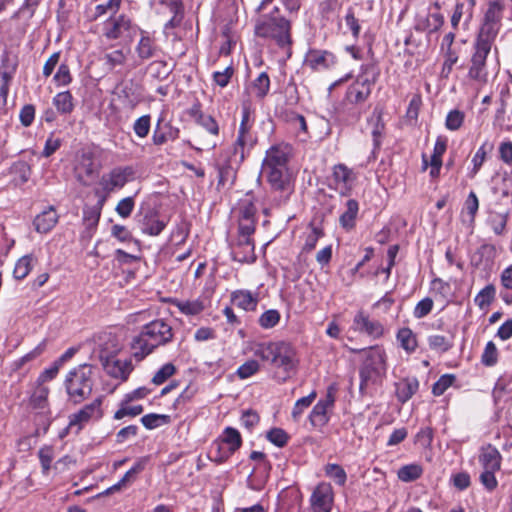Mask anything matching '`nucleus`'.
Here are the masks:
<instances>
[{
    "mask_svg": "<svg viewBox=\"0 0 512 512\" xmlns=\"http://www.w3.org/2000/svg\"><path fill=\"white\" fill-rule=\"evenodd\" d=\"M259 369L260 365L256 360H248L237 369L236 375L240 379H247L256 374Z\"/></svg>",
    "mask_w": 512,
    "mask_h": 512,
    "instance_id": "55",
    "label": "nucleus"
},
{
    "mask_svg": "<svg viewBox=\"0 0 512 512\" xmlns=\"http://www.w3.org/2000/svg\"><path fill=\"white\" fill-rule=\"evenodd\" d=\"M316 396V391H312L309 395L302 397L296 401L291 412V416L294 421H298L300 419L304 410L307 409L313 403Z\"/></svg>",
    "mask_w": 512,
    "mask_h": 512,
    "instance_id": "44",
    "label": "nucleus"
},
{
    "mask_svg": "<svg viewBox=\"0 0 512 512\" xmlns=\"http://www.w3.org/2000/svg\"><path fill=\"white\" fill-rule=\"evenodd\" d=\"M34 257L31 254L21 257L14 267L13 275L15 279L22 280L28 276L33 268Z\"/></svg>",
    "mask_w": 512,
    "mask_h": 512,
    "instance_id": "38",
    "label": "nucleus"
},
{
    "mask_svg": "<svg viewBox=\"0 0 512 512\" xmlns=\"http://www.w3.org/2000/svg\"><path fill=\"white\" fill-rule=\"evenodd\" d=\"M251 351L262 361L270 362L286 372L293 370L296 366L295 350L287 342H259L252 346Z\"/></svg>",
    "mask_w": 512,
    "mask_h": 512,
    "instance_id": "3",
    "label": "nucleus"
},
{
    "mask_svg": "<svg viewBox=\"0 0 512 512\" xmlns=\"http://www.w3.org/2000/svg\"><path fill=\"white\" fill-rule=\"evenodd\" d=\"M333 180L340 188V193L346 195L352 189L356 174L346 165L337 164L333 167Z\"/></svg>",
    "mask_w": 512,
    "mask_h": 512,
    "instance_id": "21",
    "label": "nucleus"
},
{
    "mask_svg": "<svg viewBox=\"0 0 512 512\" xmlns=\"http://www.w3.org/2000/svg\"><path fill=\"white\" fill-rule=\"evenodd\" d=\"M501 26L482 22L474 45L491 49Z\"/></svg>",
    "mask_w": 512,
    "mask_h": 512,
    "instance_id": "24",
    "label": "nucleus"
},
{
    "mask_svg": "<svg viewBox=\"0 0 512 512\" xmlns=\"http://www.w3.org/2000/svg\"><path fill=\"white\" fill-rule=\"evenodd\" d=\"M79 181L85 183L84 176H93L96 172L95 165L91 154L85 153L81 156V160L76 167Z\"/></svg>",
    "mask_w": 512,
    "mask_h": 512,
    "instance_id": "35",
    "label": "nucleus"
},
{
    "mask_svg": "<svg viewBox=\"0 0 512 512\" xmlns=\"http://www.w3.org/2000/svg\"><path fill=\"white\" fill-rule=\"evenodd\" d=\"M177 306L186 315H198L205 309L203 302L200 300L177 303Z\"/></svg>",
    "mask_w": 512,
    "mask_h": 512,
    "instance_id": "56",
    "label": "nucleus"
},
{
    "mask_svg": "<svg viewBox=\"0 0 512 512\" xmlns=\"http://www.w3.org/2000/svg\"><path fill=\"white\" fill-rule=\"evenodd\" d=\"M57 221V213L50 207L36 216L34 220L35 229L40 233H47L56 225Z\"/></svg>",
    "mask_w": 512,
    "mask_h": 512,
    "instance_id": "28",
    "label": "nucleus"
},
{
    "mask_svg": "<svg viewBox=\"0 0 512 512\" xmlns=\"http://www.w3.org/2000/svg\"><path fill=\"white\" fill-rule=\"evenodd\" d=\"M333 503L334 492L332 486L327 482L319 483L310 497L313 512H331Z\"/></svg>",
    "mask_w": 512,
    "mask_h": 512,
    "instance_id": "11",
    "label": "nucleus"
},
{
    "mask_svg": "<svg viewBox=\"0 0 512 512\" xmlns=\"http://www.w3.org/2000/svg\"><path fill=\"white\" fill-rule=\"evenodd\" d=\"M227 452V446L218 438L211 445L209 450V458L216 463H223L229 458L224 457Z\"/></svg>",
    "mask_w": 512,
    "mask_h": 512,
    "instance_id": "47",
    "label": "nucleus"
},
{
    "mask_svg": "<svg viewBox=\"0 0 512 512\" xmlns=\"http://www.w3.org/2000/svg\"><path fill=\"white\" fill-rule=\"evenodd\" d=\"M72 80L68 65L61 64L54 75V81L58 86L68 85Z\"/></svg>",
    "mask_w": 512,
    "mask_h": 512,
    "instance_id": "64",
    "label": "nucleus"
},
{
    "mask_svg": "<svg viewBox=\"0 0 512 512\" xmlns=\"http://www.w3.org/2000/svg\"><path fill=\"white\" fill-rule=\"evenodd\" d=\"M291 149L288 145L277 144L266 151V156L262 163V169H284L288 168V161Z\"/></svg>",
    "mask_w": 512,
    "mask_h": 512,
    "instance_id": "14",
    "label": "nucleus"
},
{
    "mask_svg": "<svg viewBox=\"0 0 512 512\" xmlns=\"http://www.w3.org/2000/svg\"><path fill=\"white\" fill-rule=\"evenodd\" d=\"M464 118V112L458 109L451 110L446 116L445 127L450 131H457L462 126Z\"/></svg>",
    "mask_w": 512,
    "mask_h": 512,
    "instance_id": "49",
    "label": "nucleus"
},
{
    "mask_svg": "<svg viewBox=\"0 0 512 512\" xmlns=\"http://www.w3.org/2000/svg\"><path fill=\"white\" fill-rule=\"evenodd\" d=\"M271 187L270 197L275 206L287 203L294 188L288 168L262 169Z\"/></svg>",
    "mask_w": 512,
    "mask_h": 512,
    "instance_id": "5",
    "label": "nucleus"
},
{
    "mask_svg": "<svg viewBox=\"0 0 512 512\" xmlns=\"http://www.w3.org/2000/svg\"><path fill=\"white\" fill-rule=\"evenodd\" d=\"M231 256L234 261L240 263H253L256 254L252 237L237 236L236 242L231 245Z\"/></svg>",
    "mask_w": 512,
    "mask_h": 512,
    "instance_id": "15",
    "label": "nucleus"
},
{
    "mask_svg": "<svg viewBox=\"0 0 512 512\" xmlns=\"http://www.w3.org/2000/svg\"><path fill=\"white\" fill-rule=\"evenodd\" d=\"M325 474L339 486H344L347 480L345 470L338 464H327L325 466Z\"/></svg>",
    "mask_w": 512,
    "mask_h": 512,
    "instance_id": "45",
    "label": "nucleus"
},
{
    "mask_svg": "<svg viewBox=\"0 0 512 512\" xmlns=\"http://www.w3.org/2000/svg\"><path fill=\"white\" fill-rule=\"evenodd\" d=\"M143 465L141 463L135 464L131 469H129L124 476L120 479L119 482L111 486L106 490V494H110L115 491H119L122 488H125L130 484L134 479L135 476L142 471Z\"/></svg>",
    "mask_w": 512,
    "mask_h": 512,
    "instance_id": "39",
    "label": "nucleus"
},
{
    "mask_svg": "<svg viewBox=\"0 0 512 512\" xmlns=\"http://www.w3.org/2000/svg\"><path fill=\"white\" fill-rule=\"evenodd\" d=\"M219 439L228 448V452L224 457H231L242 445V438L239 431L232 427H226Z\"/></svg>",
    "mask_w": 512,
    "mask_h": 512,
    "instance_id": "27",
    "label": "nucleus"
},
{
    "mask_svg": "<svg viewBox=\"0 0 512 512\" xmlns=\"http://www.w3.org/2000/svg\"><path fill=\"white\" fill-rule=\"evenodd\" d=\"M397 400L404 404L410 400L419 389V381L415 377L403 378L395 383Z\"/></svg>",
    "mask_w": 512,
    "mask_h": 512,
    "instance_id": "22",
    "label": "nucleus"
},
{
    "mask_svg": "<svg viewBox=\"0 0 512 512\" xmlns=\"http://www.w3.org/2000/svg\"><path fill=\"white\" fill-rule=\"evenodd\" d=\"M495 294L496 289L494 285L489 284L479 291L474 302L481 310L486 309L493 302Z\"/></svg>",
    "mask_w": 512,
    "mask_h": 512,
    "instance_id": "41",
    "label": "nucleus"
},
{
    "mask_svg": "<svg viewBox=\"0 0 512 512\" xmlns=\"http://www.w3.org/2000/svg\"><path fill=\"white\" fill-rule=\"evenodd\" d=\"M131 30V21L125 15L109 18L104 23L103 33L106 38L115 40L129 35Z\"/></svg>",
    "mask_w": 512,
    "mask_h": 512,
    "instance_id": "18",
    "label": "nucleus"
},
{
    "mask_svg": "<svg viewBox=\"0 0 512 512\" xmlns=\"http://www.w3.org/2000/svg\"><path fill=\"white\" fill-rule=\"evenodd\" d=\"M144 412V403H139L136 401H128L127 398H124L121 401L120 408L115 412V419H122L126 416H137Z\"/></svg>",
    "mask_w": 512,
    "mask_h": 512,
    "instance_id": "31",
    "label": "nucleus"
},
{
    "mask_svg": "<svg viewBox=\"0 0 512 512\" xmlns=\"http://www.w3.org/2000/svg\"><path fill=\"white\" fill-rule=\"evenodd\" d=\"M479 462L483 467V470H499L501 466V454L492 445L482 447Z\"/></svg>",
    "mask_w": 512,
    "mask_h": 512,
    "instance_id": "25",
    "label": "nucleus"
},
{
    "mask_svg": "<svg viewBox=\"0 0 512 512\" xmlns=\"http://www.w3.org/2000/svg\"><path fill=\"white\" fill-rule=\"evenodd\" d=\"M508 213H496L491 218V227L496 235H503L506 231Z\"/></svg>",
    "mask_w": 512,
    "mask_h": 512,
    "instance_id": "59",
    "label": "nucleus"
},
{
    "mask_svg": "<svg viewBox=\"0 0 512 512\" xmlns=\"http://www.w3.org/2000/svg\"><path fill=\"white\" fill-rule=\"evenodd\" d=\"M160 345V322L153 320L146 324L131 342V351L137 360H142Z\"/></svg>",
    "mask_w": 512,
    "mask_h": 512,
    "instance_id": "6",
    "label": "nucleus"
},
{
    "mask_svg": "<svg viewBox=\"0 0 512 512\" xmlns=\"http://www.w3.org/2000/svg\"><path fill=\"white\" fill-rule=\"evenodd\" d=\"M131 173L132 171L130 168L114 169L109 175L108 186L111 189L123 187Z\"/></svg>",
    "mask_w": 512,
    "mask_h": 512,
    "instance_id": "42",
    "label": "nucleus"
},
{
    "mask_svg": "<svg viewBox=\"0 0 512 512\" xmlns=\"http://www.w3.org/2000/svg\"><path fill=\"white\" fill-rule=\"evenodd\" d=\"M491 49L473 45V53L468 65V77L480 84L488 81L487 57Z\"/></svg>",
    "mask_w": 512,
    "mask_h": 512,
    "instance_id": "9",
    "label": "nucleus"
},
{
    "mask_svg": "<svg viewBox=\"0 0 512 512\" xmlns=\"http://www.w3.org/2000/svg\"><path fill=\"white\" fill-rule=\"evenodd\" d=\"M231 301L235 306L245 311L254 310L257 305V299L253 297L251 292L243 290L233 292Z\"/></svg>",
    "mask_w": 512,
    "mask_h": 512,
    "instance_id": "32",
    "label": "nucleus"
},
{
    "mask_svg": "<svg viewBox=\"0 0 512 512\" xmlns=\"http://www.w3.org/2000/svg\"><path fill=\"white\" fill-rule=\"evenodd\" d=\"M336 63V56L327 50L310 49L305 57V65L313 71L330 69Z\"/></svg>",
    "mask_w": 512,
    "mask_h": 512,
    "instance_id": "16",
    "label": "nucleus"
},
{
    "mask_svg": "<svg viewBox=\"0 0 512 512\" xmlns=\"http://www.w3.org/2000/svg\"><path fill=\"white\" fill-rule=\"evenodd\" d=\"M323 236V230L317 226H311L310 232L307 234L305 243L303 245L304 252H311L318 242V240Z\"/></svg>",
    "mask_w": 512,
    "mask_h": 512,
    "instance_id": "54",
    "label": "nucleus"
},
{
    "mask_svg": "<svg viewBox=\"0 0 512 512\" xmlns=\"http://www.w3.org/2000/svg\"><path fill=\"white\" fill-rule=\"evenodd\" d=\"M380 74L379 68L375 63H367L361 66V73L359 74V80H367L366 83L374 85Z\"/></svg>",
    "mask_w": 512,
    "mask_h": 512,
    "instance_id": "48",
    "label": "nucleus"
},
{
    "mask_svg": "<svg viewBox=\"0 0 512 512\" xmlns=\"http://www.w3.org/2000/svg\"><path fill=\"white\" fill-rule=\"evenodd\" d=\"M190 115L195 119L196 123L204 128L210 135V138L206 141L197 140L201 145L197 149H213L216 146L215 138L219 134V126L216 120L208 114L203 113L198 105H194L190 110Z\"/></svg>",
    "mask_w": 512,
    "mask_h": 512,
    "instance_id": "10",
    "label": "nucleus"
},
{
    "mask_svg": "<svg viewBox=\"0 0 512 512\" xmlns=\"http://www.w3.org/2000/svg\"><path fill=\"white\" fill-rule=\"evenodd\" d=\"M367 80L357 79L347 90V100L352 104L362 103L367 100L371 94L373 85L366 83Z\"/></svg>",
    "mask_w": 512,
    "mask_h": 512,
    "instance_id": "23",
    "label": "nucleus"
},
{
    "mask_svg": "<svg viewBox=\"0 0 512 512\" xmlns=\"http://www.w3.org/2000/svg\"><path fill=\"white\" fill-rule=\"evenodd\" d=\"M269 89L270 79L266 72L260 73L258 77L251 83L252 93H254L255 96L260 99L264 98L268 94Z\"/></svg>",
    "mask_w": 512,
    "mask_h": 512,
    "instance_id": "40",
    "label": "nucleus"
},
{
    "mask_svg": "<svg viewBox=\"0 0 512 512\" xmlns=\"http://www.w3.org/2000/svg\"><path fill=\"white\" fill-rule=\"evenodd\" d=\"M101 364L108 375L122 381L126 380L133 370L130 360L118 359L117 356L111 357V359H106L102 361Z\"/></svg>",
    "mask_w": 512,
    "mask_h": 512,
    "instance_id": "19",
    "label": "nucleus"
},
{
    "mask_svg": "<svg viewBox=\"0 0 512 512\" xmlns=\"http://www.w3.org/2000/svg\"><path fill=\"white\" fill-rule=\"evenodd\" d=\"M73 96L69 91L57 93L53 98V105L61 114H70L74 109Z\"/></svg>",
    "mask_w": 512,
    "mask_h": 512,
    "instance_id": "33",
    "label": "nucleus"
},
{
    "mask_svg": "<svg viewBox=\"0 0 512 512\" xmlns=\"http://www.w3.org/2000/svg\"><path fill=\"white\" fill-rule=\"evenodd\" d=\"M256 212L254 197L247 193L238 203V219L256 218Z\"/></svg>",
    "mask_w": 512,
    "mask_h": 512,
    "instance_id": "34",
    "label": "nucleus"
},
{
    "mask_svg": "<svg viewBox=\"0 0 512 512\" xmlns=\"http://www.w3.org/2000/svg\"><path fill=\"white\" fill-rule=\"evenodd\" d=\"M93 384V367L88 364L69 371L64 381L68 398L74 404L83 402L91 395Z\"/></svg>",
    "mask_w": 512,
    "mask_h": 512,
    "instance_id": "4",
    "label": "nucleus"
},
{
    "mask_svg": "<svg viewBox=\"0 0 512 512\" xmlns=\"http://www.w3.org/2000/svg\"><path fill=\"white\" fill-rule=\"evenodd\" d=\"M39 460L44 474L50 470L51 462L53 461V449L51 447H43L38 452Z\"/></svg>",
    "mask_w": 512,
    "mask_h": 512,
    "instance_id": "63",
    "label": "nucleus"
},
{
    "mask_svg": "<svg viewBox=\"0 0 512 512\" xmlns=\"http://www.w3.org/2000/svg\"><path fill=\"white\" fill-rule=\"evenodd\" d=\"M430 349L437 352H447L452 347V342L443 335H430L428 337Z\"/></svg>",
    "mask_w": 512,
    "mask_h": 512,
    "instance_id": "50",
    "label": "nucleus"
},
{
    "mask_svg": "<svg viewBox=\"0 0 512 512\" xmlns=\"http://www.w3.org/2000/svg\"><path fill=\"white\" fill-rule=\"evenodd\" d=\"M353 351L363 353V363L359 368V391L361 395H365L371 386L381 383L387 370L386 354L384 349L379 346Z\"/></svg>",
    "mask_w": 512,
    "mask_h": 512,
    "instance_id": "2",
    "label": "nucleus"
},
{
    "mask_svg": "<svg viewBox=\"0 0 512 512\" xmlns=\"http://www.w3.org/2000/svg\"><path fill=\"white\" fill-rule=\"evenodd\" d=\"M479 208V200L475 192L471 191L467 196L463 212H466L470 216V221L473 222L476 216V213Z\"/></svg>",
    "mask_w": 512,
    "mask_h": 512,
    "instance_id": "60",
    "label": "nucleus"
},
{
    "mask_svg": "<svg viewBox=\"0 0 512 512\" xmlns=\"http://www.w3.org/2000/svg\"><path fill=\"white\" fill-rule=\"evenodd\" d=\"M266 438L275 446L284 447L289 440V435L281 428H272L267 432Z\"/></svg>",
    "mask_w": 512,
    "mask_h": 512,
    "instance_id": "52",
    "label": "nucleus"
},
{
    "mask_svg": "<svg viewBox=\"0 0 512 512\" xmlns=\"http://www.w3.org/2000/svg\"><path fill=\"white\" fill-rule=\"evenodd\" d=\"M359 212V204L355 199H349L345 203V210L339 217L340 226L349 231L354 228Z\"/></svg>",
    "mask_w": 512,
    "mask_h": 512,
    "instance_id": "26",
    "label": "nucleus"
},
{
    "mask_svg": "<svg viewBox=\"0 0 512 512\" xmlns=\"http://www.w3.org/2000/svg\"><path fill=\"white\" fill-rule=\"evenodd\" d=\"M280 321V314L277 310L271 309L265 311L259 318V324L265 329L276 326Z\"/></svg>",
    "mask_w": 512,
    "mask_h": 512,
    "instance_id": "57",
    "label": "nucleus"
},
{
    "mask_svg": "<svg viewBox=\"0 0 512 512\" xmlns=\"http://www.w3.org/2000/svg\"><path fill=\"white\" fill-rule=\"evenodd\" d=\"M254 34L259 38L273 41L281 49H290L293 43L292 22L281 14L276 6L269 13L256 19Z\"/></svg>",
    "mask_w": 512,
    "mask_h": 512,
    "instance_id": "1",
    "label": "nucleus"
},
{
    "mask_svg": "<svg viewBox=\"0 0 512 512\" xmlns=\"http://www.w3.org/2000/svg\"><path fill=\"white\" fill-rule=\"evenodd\" d=\"M455 376L453 374H444L442 375L432 386V393L435 396H440L444 394V392L453 385L455 381Z\"/></svg>",
    "mask_w": 512,
    "mask_h": 512,
    "instance_id": "53",
    "label": "nucleus"
},
{
    "mask_svg": "<svg viewBox=\"0 0 512 512\" xmlns=\"http://www.w3.org/2000/svg\"><path fill=\"white\" fill-rule=\"evenodd\" d=\"M162 5L168 10L171 18L165 24V27H175L183 18V3L182 0H162Z\"/></svg>",
    "mask_w": 512,
    "mask_h": 512,
    "instance_id": "30",
    "label": "nucleus"
},
{
    "mask_svg": "<svg viewBox=\"0 0 512 512\" xmlns=\"http://www.w3.org/2000/svg\"><path fill=\"white\" fill-rule=\"evenodd\" d=\"M353 328L374 339L380 338L384 333L383 325L377 320L370 319V317L362 311L355 315Z\"/></svg>",
    "mask_w": 512,
    "mask_h": 512,
    "instance_id": "17",
    "label": "nucleus"
},
{
    "mask_svg": "<svg viewBox=\"0 0 512 512\" xmlns=\"http://www.w3.org/2000/svg\"><path fill=\"white\" fill-rule=\"evenodd\" d=\"M498 351L496 345L489 341L482 354V363L486 366H493L497 362Z\"/></svg>",
    "mask_w": 512,
    "mask_h": 512,
    "instance_id": "62",
    "label": "nucleus"
},
{
    "mask_svg": "<svg viewBox=\"0 0 512 512\" xmlns=\"http://www.w3.org/2000/svg\"><path fill=\"white\" fill-rule=\"evenodd\" d=\"M101 208L97 206L85 207L83 210V222L87 228L92 229L98 225Z\"/></svg>",
    "mask_w": 512,
    "mask_h": 512,
    "instance_id": "51",
    "label": "nucleus"
},
{
    "mask_svg": "<svg viewBox=\"0 0 512 512\" xmlns=\"http://www.w3.org/2000/svg\"><path fill=\"white\" fill-rule=\"evenodd\" d=\"M504 4L501 0H490L482 22L501 26Z\"/></svg>",
    "mask_w": 512,
    "mask_h": 512,
    "instance_id": "29",
    "label": "nucleus"
},
{
    "mask_svg": "<svg viewBox=\"0 0 512 512\" xmlns=\"http://www.w3.org/2000/svg\"><path fill=\"white\" fill-rule=\"evenodd\" d=\"M257 142L252 130L238 129V134L231 150L226 151L233 156L234 162H243Z\"/></svg>",
    "mask_w": 512,
    "mask_h": 512,
    "instance_id": "12",
    "label": "nucleus"
},
{
    "mask_svg": "<svg viewBox=\"0 0 512 512\" xmlns=\"http://www.w3.org/2000/svg\"><path fill=\"white\" fill-rule=\"evenodd\" d=\"M102 397H97L91 403L86 404L77 412L69 416V429H76L79 433L90 422L99 421L103 417Z\"/></svg>",
    "mask_w": 512,
    "mask_h": 512,
    "instance_id": "8",
    "label": "nucleus"
},
{
    "mask_svg": "<svg viewBox=\"0 0 512 512\" xmlns=\"http://www.w3.org/2000/svg\"><path fill=\"white\" fill-rule=\"evenodd\" d=\"M335 397L328 390L325 398L320 399L309 414V421L315 428H323L329 422V411L333 408Z\"/></svg>",
    "mask_w": 512,
    "mask_h": 512,
    "instance_id": "13",
    "label": "nucleus"
},
{
    "mask_svg": "<svg viewBox=\"0 0 512 512\" xmlns=\"http://www.w3.org/2000/svg\"><path fill=\"white\" fill-rule=\"evenodd\" d=\"M423 473L421 466L416 464L405 465L398 470V478L403 482H411L418 478Z\"/></svg>",
    "mask_w": 512,
    "mask_h": 512,
    "instance_id": "43",
    "label": "nucleus"
},
{
    "mask_svg": "<svg viewBox=\"0 0 512 512\" xmlns=\"http://www.w3.org/2000/svg\"><path fill=\"white\" fill-rule=\"evenodd\" d=\"M92 342V356L100 362L116 357L122 349L119 338L111 332L105 331L94 335Z\"/></svg>",
    "mask_w": 512,
    "mask_h": 512,
    "instance_id": "7",
    "label": "nucleus"
},
{
    "mask_svg": "<svg viewBox=\"0 0 512 512\" xmlns=\"http://www.w3.org/2000/svg\"><path fill=\"white\" fill-rule=\"evenodd\" d=\"M49 389L43 385H39L30 398V404L35 409H43L47 405Z\"/></svg>",
    "mask_w": 512,
    "mask_h": 512,
    "instance_id": "46",
    "label": "nucleus"
},
{
    "mask_svg": "<svg viewBox=\"0 0 512 512\" xmlns=\"http://www.w3.org/2000/svg\"><path fill=\"white\" fill-rule=\"evenodd\" d=\"M432 308L433 300L430 297H426L416 304L413 315L417 319L424 318L432 311Z\"/></svg>",
    "mask_w": 512,
    "mask_h": 512,
    "instance_id": "61",
    "label": "nucleus"
},
{
    "mask_svg": "<svg viewBox=\"0 0 512 512\" xmlns=\"http://www.w3.org/2000/svg\"><path fill=\"white\" fill-rule=\"evenodd\" d=\"M256 218L238 219V236L252 237L256 229Z\"/></svg>",
    "mask_w": 512,
    "mask_h": 512,
    "instance_id": "58",
    "label": "nucleus"
},
{
    "mask_svg": "<svg viewBox=\"0 0 512 512\" xmlns=\"http://www.w3.org/2000/svg\"><path fill=\"white\" fill-rule=\"evenodd\" d=\"M242 162H234L233 156L227 152H223L216 160V168L218 170V185H225L227 182L232 181L235 176L236 168Z\"/></svg>",
    "mask_w": 512,
    "mask_h": 512,
    "instance_id": "20",
    "label": "nucleus"
},
{
    "mask_svg": "<svg viewBox=\"0 0 512 512\" xmlns=\"http://www.w3.org/2000/svg\"><path fill=\"white\" fill-rule=\"evenodd\" d=\"M493 149V145L488 142H484L476 151L472 158L473 168L470 171V178H474L476 174L479 172L483 163L486 160L487 154Z\"/></svg>",
    "mask_w": 512,
    "mask_h": 512,
    "instance_id": "36",
    "label": "nucleus"
},
{
    "mask_svg": "<svg viewBox=\"0 0 512 512\" xmlns=\"http://www.w3.org/2000/svg\"><path fill=\"white\" fill-rule=\"evenodd\" d=\"M397 340L408 353L414 352L417 348L416 336L409 328H401L397 333Z\"/></svg>",
    "mask_w": 512,
    "mask_h": 512,
    "instance_id": "37",
    "label": "nucleus"
}]
</instances>
